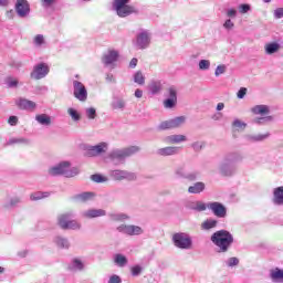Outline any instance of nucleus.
<instances>
[{
  "instance_id": "c9c22d12",
  "label": "nucleus",
  "mask_w": 283,
  "mask_h": 283,
  "mask_svg": "<svg viewBox=\"0 0 283 283\" xmlns=\"http://www.w3.org/2000/svg\"><path fill=\"white\" fill-rule=\"evenodd\" d=\"M19 205H21V197L14 196V197H11V198L4 203V207H6V209H10V208H12V207H19Z\"/></svg>"
},
{
  "instance_id": "680f3d73",
  "label": "nucleus",
  "mask_w": 283,
  "mask_h": 283,
  "mask_svg": "<svg viewBox=\"0 0 283 283\" xmlns=\"http://www.w3.org/2000/svg\"><path fill=\"white\" fill-rule=\"evenodd\" d=\"M8 123L11 127H15V125H19V117L12 115L9 117Z\"/></svg>"
},
{
  "instance_id": "2eb2a0df",
  "label": "nucleus",
  "mask_w": 283,
  "mask_h": 283,
  "mask_svg": "<svg viewBox=\"0 0 283 283\" xmlns=\"http://www.w3.org/2000/svg\"><path fill=\"white\" fill-rule=\"evenodd\" d=\"M118 56L120 54L116 50H108L104 55L102 56V63L105 65V67H116V63L118 62Z\"/></svg>"
},
{
  "instance_id": "13d9d810",
  "label": "nucleus",
  "mask_w": 283,
  "mask_h": 283,
  "mask_svg": "<svg viewBox=\"0 0 283 283\" xmlns=\"http://www.w3.org/2000/svg\"><path fill=\"white\" fill-rule=\"evenodd\" d=\"M224 72H227V65L220 64L214 71V76H220L221 74H224Z\"/></svg>"
},
{
  "instance_id": "a19ab883",
  "label": "nucleus",
  "mask_w": 283,
  "mask_h": 283,
  "mask_svg": "<svg viewBox=\"0 0 283 283\" xmlns=\"http://www.w3.org/2000/svg\"><path fill=\"white\" fill-rule=\"evenodd\" d=\"M33 45L35 48H43L45 45V36L43 34H36L33 38Z\"/></svg>"
},
{
  "instance_id": "ddd939ff",
  "label": "nucleus",
  "mask_w": 283,
  "mask_h": 283,
  "mask_svg": "<svg viewBox=\"0 0 283 283\" xmlns=\"http://www.w3.org/2000/svg\"><path fill=\"white\" fill-rule=\"evenodd\" d=\"M14 10L20 19H28L30 17V2L28 0H17L14 4Z\"/></svg>"
},
{
  "instance_id": "5fc2aeb1",
  "label": "nucleus",
  "mask_w": 283,
  "mask_h": 283,
  "mask_svg": "<svg viewBox=\"0 0 283 283\" xmlns=\"http://www.w3.org/2000/svg\"><path fill=\"white\" fill-rule=\"evenodd\" d=\"M232 127H235L237 129H241V132H244V129H247V123L240 119H234L232 122Z\"/></svg>"
},
{
  "instance_id": "f704fd0d",
  "label": "nucleus",
  "mask_w": 283,
  "mask_h": 283,
  "mask_svg": "<svg viewBox=\"0 0 283 283\" xmlns=\"http://www.w3.org/2000/svg\"><path fill=\"white\" fill-rule=\"evenodd\" d=\"M264 49H265V54H275V52H280V43L277 42L268 43L265 44Z\"/></svg>"
},
{
  "instance_id": "bf43d9fd",
  "label": "nucleus",
  "mask_w": 283,
  "mask_h": 283,
  "mask_svg": "<svg viewBox=\"0 0 283 283\" xmlns=\"http://www.w3.org/2000/svg\"><path fill=\"white\" fill-rule=\"evenodd\" d=\"M175 174H176L177 178H184L185 179L186 176H187V171L182 167L177 168Z\"/></svg>"
},
{
  "instance_id": "49530a36",
  "label": "nucleus",
  "mask_w": 283,
  "mask_h": 283,
  "mask_svg": "<svg viewBox=\"0 0 283 283\" xmlns=\"http://www.w3.org/2000/svg\"><path fill=\"white\" fill-rule=\"evenodd\" d=\"M273 120V116H265V117H256L253 119L255 125H266V123H271Z\"/></svg>"
},
{
  "instance_id": "de8ad7c7",
  "label": "nucleus",
  "mask_w": 283,
  "mask_h": 283,
  "mask_svg": "<svg viewBox=\"0 0 283 283\" xmlns=\"http://www.w3.org/2000/svg\"><path fill=\"white\" fill-rule=\"evenodd\" d=\"M134 83H137V85H145V75H143V72L137 71L134 74Z\"/></svg>"
},
{
  "instance_id": "20e7f679",
  "label": "nucleus",
  "mask_w": 283,
  "mask_h": 283,
  "mask_svg": "<svg viewBox=\"0 0 283 283\" xmlns=\"http://www.w3.org/2000/svg\"><path fill=\"white\" fill-rule=\"evenodd\" d=\"M75 217L74 211L61 213L57 216V227L63 231H81L83 226L77 220H74Z\"/></svg>"
},
{
  "instance_id": "0e129e2a",
  "label": "nucleus",
  "mask_w": 283,
  "mask_h": 283,
  "mask_svg": "<svg viewBox=\"0 0 283 283\" xmlns=\"http://www.w3.org/2000/svg\"><path fill=\"white\" fill-rule=\"evenodd\" d=\"M223 28L226 30H231L232 28H235V24L233 23V21H231V19L226 20V22L223 23Z\"/></svg>"
},
{
  "instance_id": "72a5a7b5",
  "label": "nucleus",
  "mask_w": 283,
  "mask_h": 283,
  "mask_svg": "<svg viewBox=\"0 0 283 283\" xmlns=\"http://www.w3.org/2000/svg\"><path fill=\"white\" fill-rule=\"evenodd\" d=\"M69 268L71 271H83V269H85V264L81 259H73Z\"/></svg>"
},
{
  "instance_id": "052dcab7",
  "label": "nucleus",
  "mask_w": 283,
  "mask_h": 283,
  "mask_svg": "<svg viewBox=\"0 0 283 283\" xmlns=\"http://www.w3.org/2000/svg\"><path fill=\"white\" fill-rule=\"evenodd\" d=\"M107 283H123V279H120V276H118L117 274H113L109 276Z\"/></svg>"
},
{
  "instance_id": "7c9ffc66",
  "label": "nucleus",
  "mask_w": 283,
  "mask_h": 283,
  "mask_svg": "<svg viewBox=\"0 0 283 283\" xmlns=\"http://www.w3.org/2000/svg\"><path fill=\"white\" fill-rule=\"evenodd\" d=\"M148 90L153 95L160 94V92H163V83L160 81H153L150 82Z\"/></svg>"
},
{
  "instance_id": "37998d69",
  "label": "nucleus",
  "mask_w": 283,
  "mask_h": 283,
  "mask_svg": "<svg viewBox=\"0 0 283 283\" xmlns=\"http://www.w3.org/2000/svg\"><path fill=\"white\" fill-rule=\"evenodd\" d=\"M198 178H200V171L195 170V171L186 172L185 180H188L189 182H196Z\"/></svg>"
},
{
  "instance_id": "338daca9",
  "label": "nucleus",
  "mask_w": 283,
  "mask_h": 283,
  "mask_svg": "<svg viewBox=\"0 0 283 283\" xmlns=\"http://www.w3.org/2000/svg\"><path fill=\"white\" fill-rule=\"evenodd\" d=\"M238 98H244L247 96V87H241L237 93Z\"/></svg>"
},
{
  "instance_id": "0eeeda50",
  "label": "nucleus",
  "mask_w": 283,
  "mask_h": 283,
  "mask_svg": "<svg viewBox=\"0 0 283 283\" xmlns=\"http://www.w3.org/2000/svg\"><path fill=\"white\" fill-rule=\"evenodd\" d=\"M171 242L176 249L181 251H189L193 249V239L190 233L187 232H176L171 237Z\"/></svg>"
},
{
  "instance_id": "e2e57ef3",
  "label": "nucleus",
  "mask_w": 283,
  "mask_h": 283,
  "mask_svg": "<svg viewBox=\"0 0 283 283\" xmlns=\"http://www.w3.org/2000/svg\"><path fill=\"white\" fill-rule=\"evenodd\" d=\"M45 92H48V86L45 85L35 86V94H45Z\"/></svg>"
},
{
  "instance_id": "79ce46f5",
  "label": "nucleus",
  "mask_w": 283,
  "mask_h": 283,
  "mask_svg": "<svg viewBox=\"0 0 283 283\" xmlns=\"http://www.w3.org/2000/svg\"><path fill=\"white\" fill-rule=\"evenodd\" d=\"M143 271H145V268H143V265L140 264H136L130 268V275L133 277H138L139 275L143 274Z\"/></svg>"
},
{
  "instance_id": "412c9836",
  "label": "nucleus",
  "mask_w": 283,
  "mask_h": 283,
  "mask_svg": "<svg viewBox=\"0 0 283 283\" xmlns=\"http://www.w3.org/2000/svg\"><path fill=\"white\" fill-rule=\"evenodd\" d=\"M177 154H180V147L178 146H167L164 148L157 149V156H177Z\"/></svg>"
},
{
  "instance_id": "2f4dec72",
  "label": "nucleus",
  "mask_w": 283,
  "mask_h": 283,
  "mask_svg": "<svg viewBox=\"0 0 283 283\" xmlns=\"http://www.w3.org/2000/svg\"><path fill=\"white\" fill-rule=\"evenodd\" d=\"M216 227H218V220L216 219H207L201 223L203 231H211V229H216Z\"/></svg>"
},
{
  "instance_id": "8fccbe9b",
  "label": "nucleus",
  "mask_w": 283,
  "mask_h": 283,
  "mask_svg": "<svg viewBox=\"0 0 283 283\" xmlns=\"http://www.w3.org/2000/svg\"><path fill=\"white\" fill-rule=\"evenodd\" d=\"M238 264H240V259H238L237 256L229 258V259L226 261V265H227L229 269H233V266H238Z\"/></svg>"
},
{
  "instance_id": "39448f33",
  "label": "nucleus",
  "mask_w": 283,
  "mask_h": 283,
  "mask_svg": "<svg viewBox=\"0 0 283 283\" xmlns=\"http://www.w3.org/2000/svg\"><path fill=\"white\" fill-rule=\"evenodd\" d=\"M78 168H72V164H70V161H62L49 168V176H64V178H74V176H78Z\"/></svg>"
},
{
  "instance_id": "58836bf2",
  "label": "nucleus",
  "mask_w": 283,
  "mask_h": 283,
  "mask_svg": "<svg viewBox=\"0 0 283 283\" xmlns=\"http://www.w3.org/2000/svg\"><path fill=\"white\" fill-rule=\"evenodd\" d=\"M92 198H94V193L92 192H83L75 196L77 202H87L88 200H92Z\"/></svg>"
},
{
  "instance_id": "423d86ee",
  "label": "nucleus",
  "mask_w": 283,
  "mask_h": 283,
  "mask_svg": "<svg viewBox=\"0 0 283 283\" xmlns=\"http://www.w3.org/2000/svg\"><path fill=\"white\" fill-rule=\"evenodd\" d=\"M132 0H114L113 10L116 12L117 17L125 19L132 17V14H138V9L129 4Z\"/></svg>"
},
{
  "instance_id": "f03ea898",
  "label": "nucleus",
  "mask_w": 283,
  "mask_h": 283,
  "mask_svg": "<svg viewBox=\"0 0 283 283\" xmlns=\"http://www.w3.org/2000/svg\"><path fill=\"white\" fill-rule=\"evenodd\" d=\"M140 151V147L138 146H129L126 148H115L107 154V159L113 163V165H124L127 158L134 156V154H138Z\"/></svg>"
},
{
  "instance_id": "6e6d98bb",
  "label": "nucleus",
  "mask_w": 283,
  "mask_h": 283,
  "mask_svg": "<svg viewBox=\"0 0 283 283\" xmlns=\"http://www.w3.org/2000/svg\"><path fill=\"white\" fill-rule=\"evenodd\" d=\"M211 67V61L209 60H200L199 61V70L207 71Z\"/></svg>"
},
{
  "instance_id": "9d476101",
  "label": "nucleus",
  "mask_w": 283,
  "mask_h": 283,
  "mask_svg": "<svg viewBox=\"0 0 283 283\" xmlns=\"http://www.w3.org/2000/svg\"><path fill=\"white\" fill-rule=\"evenodd\" d=\"M117 233H122L123 235H143L145 230H143L139 226L134 224H125L122 223L116 228Z\"/></svg>"
},
{
  "instance_id": "f3484780",
  "label": "nucleus",
  "mask_w": 283,
  "mask_h": 283,
  "mask_svg": "<svg viewBox=\"0 0 283 283\" xmlns=\"http://www.w3.org/2000/svg\"><path fill=\"white\" fill-rule=\"evenodd\" d=\"M108 149V144L105 142H102L95 146H87L86 151L87 156L91 158H94L96 156H101V154H105Z\"/></svg>"
},
{
  "instance_id": "774afa93",
  "label": "nucleus",
  "mask_w": 283,
  "mask_h": 283,
  "mask_svg": "<svg viewBox=\"0 0 283 283\" xmlns=\"http://www.w3.org/2000/svg\"><path fill=\"white\" fill-rule=\"evenodd\" d=\"M54 1L56 0H42L41 1L42 8H50V6H53Z\"/></svg>"
},
{
  "instance_id": "bb28decb",
  "label": "nucleus",
  "mask_w": 283,
  "mask_h": 283,
  "mask_svg": "<svg viewBox=\"0 0 283 283\" xmlns=\"http://www.w3.org/2000/svg\"><path fill=\"white\" fill-rule=\"evenodd\" d=\"M35 120L39 125H43L44 127H50V125H52V117L48 114L35 115Z\"/></svg>"
},
{
  "instance_id": "864d4df0",
  "label": "nucleus",
  "mask_w": 283,
  "mask_h": 283,
  "mask_svg": "<svg viewBox=\"0 0 283 283\" xmlns=\"http://www.w3.org/2000/svg\"><path fill=\"white\" fill-rule=\"evenodd\" d=\"M205 142L202 140H198L191 144V148L193 149V151H202V149H205Z\"/></svg>"
},
{
  "instance_id": "69168bd1",
  "label": "nucleus",
  "mask_w": 283,
  "mask_h": 283,
  "mask_svg": "<svg viewBox=\"0 0 283 283\" xmlns=\"http://www.w3.org/2000/svg\"><path fill=\"white\" fill-rule=\"evenodd\" d=\"M283 18V8H277L274 10V19H282Z\"/></svg>"
},
{
  "instance_id": "09e8293b",
  "label": "nucleus",
  "mask_w": 283,
  "mask_h": 283,
  "mask_svg": "<svg viewBox=\"0 0 283 283\" xmlns=\"http://www.w3.org/2000/svg\"><path fill=\"white\" fill-rule=\"evenodd\" d=\"M157 129H158L159 132H165V130H167V129H174V127L171 126V119L161 122V123L158 125Z\"/></svg>"
},
{
  "instance_id": "b1692460",
  "label": "nucleus",
  "mask_w": 283,
  "mask_h": 283,
  "mask_svg": "<svg viewBox=\"0 0 283 283\" xmlns=\"http://www.w3.org/2000/svg\"><path fill=\"white\" fill-rule=\"evenodd\" d=\"M108 218L111 222H127V220H130L129 214L124 212H112L108 214Z\"/></svg>"
},
{
  "instance_id": "7ed1b4c3",
  "label": "nucleus",
  "mask_w": 283,
  "mask_h": 283,
  "mask_svg": "<svg viewBox=\"0 0 283 283\" xmlns=\"http://www.w3.org/2000/svg\"><path fill=\"white\" fill-rule=\"evenodd\" d=\"M210 240L219 249L218 253H227L233 244V234L227 230H219L211 235Z\"/></svg>"
},
{
  "instance_id": "f257e3e1",
  "label": "nucleus",
  "mask_w": 283,
  "mask_h": 283,
  "mask_svg": "<svg viewBox=\"0 0 283 283\" xmlns=\"http://www.w3.org/2000/svg\"><path fill=\"white\" fill-rule=\"evenodd\" d=\"M243 160L244 156H242V154L229 153L223 157L222 161L218 166V172L223 178H231V176H235V171H238L235 163H242Z\"/></svg>"
},
{
  "instance_id": "4d7b16f0",
  "label": "nucleus",
  "mask_w": 283,
  "mask_h": 283,
  "mask_svg": "<svg viewBox=\"0 0 283 283\" xmlns=\"http://www.w3.org/2000/svg\"><path fill=\"white\" fill-rule=\"evenodd\" d=\"M251 11V4L249 3H243L239 6V12L240 14H247V12Z\"/></svg>"
},
{
  "instance_id": "aec40b11",
  "label": "nucleus",
  "mask_w": 283,
  "mask_h": 283,
  "mask_svg": "<svg viewBox=\"0 0 283 283\" xmlns=\"http://www.w3.org/2000/svg\"><path fill=\"white\" fill-rule=\"evenodd\" d=\"M165 145H180V143H187V136L185 135H169L161 139Z\"/></svg>"
},
{
  "instance_id": "6ab92c4d",
  "label": "nucleus",
  "mask_w": 283,
  "mask_h": 283,
  "mask_svg": "<svg viewBox=\"0 0 283 283\" xmlns=\"http://www.w3.org/2000/svg\"><path fill=\"white\" fill-rule=\"evenodd\" d=\"M104 216H107V211L104 209H88L82 212V218H85L86 220L103 218Z\"/></svg>"
},
{
  "instance_id": "4468645a",
  "label": "nucleus",
  "mask_w": 283,
  "mask_h": 283,
  "mask_svg": "<svg viewBox=\"0 0 283 283\" xmlns=\"http://www.w3.org/2000/svg\"><path fill=\"white\" fill-rule=\"evenodd\" d=\"M73 95L81 103H85V101H87V88L82 82L76 80L73 81Z\"/></svg>"
},
{
  "instance_id": "603ef678",
  "label": "nucleus",
  "mask_w": 283,
  "mask_h": 283,
  "mask_svg": "<svg viewBox=\"0 0 283 283\" xmlns=\"http://www.w3.org/2000/svg\"><path fill=\"white\" fill-rule=\"evenodd\" d=\"M91 180H93V182H107V180H109L107 177L99 175V174H95L91 176Z\"/></svg>"
},
{
  "instance_id": "c85d7f7f",
  "label": "nucleus",
  "mask_w": 283,
  "mask_h": 283,
  "mask_svg": "<svg viewBox=\"0 0 283 283\" xmlns=\"http://www.w3.org/2000/svg\"><path fill=\"white\" fill-rule=\"evenodd\" d=\"M188 209H191V211H198V212L207 211V203L202 201H193L188 203Z\"/></svg>"
},
{
  "instance_id": "a18cd8bd",
  "label": "nucleus",
  "mask_w": 283,
  "mask_h": 283,
  "mask_svg": "<svg viewBox=\"0 0 283 283\" xmlns=\"http://www.w3.org/2000/svg\"><path fill=\"white\" fill-rule=\"evenodd\" d=\"M67 114L69 116H71L72 120H74V123H78V120H81V113H78V111L70 107L67 108Z\"/></svg>"
},
{
  "instance_id": "4be33fe9",
  "label": "nucleus",
  "mask_w": 283,
  "mask_h": 283,
  "mask_svg": "<svg viewBox=\"0 0 283 283\" xmlns=\"http://www.w3.org/2000/svg\"><path fill=\"white\" fill-rule=\"evenodd\" d=\"M270 134H245L243 136L244 140L247 143H262L263 140H266L269 138Z\"/></svg>"
},
{
  "instance_id": "393cba45",
  "label": "nucleus",
  "mask_w": 283,
  "mask_h": 283,
  "mask_svg": "<svg viewBox=\"0 0 283 283\" xmlns=\"http://www.w3.org/2000/svg\"><path fill=\"white\" fill-rule=\"evenodd\" d=\"M54 244L57 247V249H70V239L63 235H56L53 239Z\"/></svg>"
},
{
  "instance_id": "6e6552de",
  "label": "nucleus",
  "mask_w": 283,
  "mask_h": 283,
  "mask_svg": "<svg viewBox=\"0 0 283 283\" xmlns=\"http://www.w3.org/2000/svg\"><path fill=\"white\" fill-rule=\"evenodd\" d=\"M134 45L137 50H147L151 45V32L145 29L139 30L136 34Z\"/></svg>"
},
{
  "instance_id": "f8f14e48",
  "label": "nucleus",
  "mask_w": 283,
  "mask_h": 283,
  "mask_svg": "<svg viewBox=\"0 0 283 283\" xmlns=\"http://www.w3.org/2000/svg\"><path fill=\"white\" fill-rule=\"evenodd\" d=\"M166 96L167 98L164 101V107L166 109H174L178 104V90L176 86L168 87Z\"/></svg>"
},
{
  "instance_id": "a878e982",
  "label": "nucleus",
  "mask_w": 283,
  "mask_h": 283,
  "mask_svg": "<svg viewBox=\"0 0 283 283\" xmlns=\"http://www.w3.org/2000/svg\"><path fill=\"white\" fill-rule=\"evenodd\" d=\"M206 187L207 186L205 185V182L197 181L192 186L188 187V193H193V195L202 193V191H205Z\"/></svg>"
},
{
  "instance_id": "cd10ccee",
  "label": "nucleus",
  "mask_w": 283,
  "mask_h": 283,
  "mask_svg": "<svg viewBox=\"0 0 283 283\" xmlns=\"http://www.w3.org/2000/svg\"><path fill=\"white\" fill-rule=\"evenodd\" d=\"M252 114H256L260 116H266V114L271 113V108L266 105H256L251 109Z\"/></svg>"
},
{
  "instance_id": "a211bd4d",
  "label": "nucleus",
  "mask_w": 283,
  "mask_h": 283,
  "mask_svg": "<svg viewBox=\"0 0 283 283\" xmlns=\"http://www.w3.org/2000/svg\"><path fill=\"white\" fill-rule=\"evenodd\" d=\"M15 105L19 109H24L25 112H34L36 109V103L23 97L15 99Z\"/></svg>"
},
{
  "instance_id": "c03bdc74",
  "label": "nucleus",
  "mask_w": 283,
  "mask_h": 283,
  "mask_svg": "<svg viewBox=\"0 0 283 283\" xmlns=\"http://www.w3.org/2000/svg\"><path fill=\"white\" fill-rule=\"evenodd\" d=\"M125 99L123 98H114L112 102L113 109H125Z\"/></svg>"
},
{
  "instance_id": "473e14b6",
  "label": "nucleus",
  "mask_w": 283,
  "mask_h": 283,
  "mask_svg": "<svg viewBox=\"0 0 283 283\" xmlns=\"http://www.w3.org/2000/svg\"><path fill=\"white\" fill-rule=\"evenodd\" d=\"M170 123H171L172 129H178V127H182V125L187 123V117L178 116V117L171 118Z\"/></svg>"
},
{
  "instance_id": "9b49d317",
  "label": "nucleus",
  "mask_w": 283,
  "mask_h": 283,
  "mask_svg": "<svg viewBox=\"0 0 283 283\" xmlns=\"http://www.w3.org/2000/svg\"><path fill=\"white\" fill-rule=\"evenodd\" d=\"M48 74H50V66L46 63L41 62L33 66L30 77L34 81H41V78H45Z\"/></svg>"
},
{
  "instance_id": "dca6fc26",
  "label": "nucleus",
  "mask_w": 283,
  "mask_h": 283,
  "mask_svg": "<svg viewBox=\"0 0 283 283\" xmlns=\"http://www.w3.org/2000/svg\"><path fill=\"white\" fill-rule=\"evenodd\" d=\"M207 209H209L216 218H227V207L221 202L213 201L207 203Z\"/></svg>"
},
{
  "instance_id": "c756f323",
  "label": "nucleus",
  "mask_w": 283,
  "mask_h": 283,
  "mask_svg": "<svg viewBox=\"0 0 283 283\" xmlns=\"http://www.w3.org/2000/svg\"><path fill=\"white\" fill-rule=\"evenodd\" d=\"M113 260L116 266H119V269L127 266V263H128L127 256H125L122 253L115 254Z\"/></svg>"
},
{
  "instance_id": "e433bc0d",
  "label": "nucleus",
  "mask_w": 283,
  "mask_h": 283,
  "mask_svg": "<svg viewBox=\"0 0 283 283\" xmlns=\"http://www.w3.org/2000/svg\"><path fill=\"white\" fill-rule=\"evenodd\" d=\"M7 145H30V139L25 137H20V138H10L7 142Z\"/></svg>"
},
{
  "instance_id": "3c124183",
  "label": "nucleus",
  "mask_w": 283,
  "mask_h": 283,
  "mask_svg": "<svg viewBox=\"0 0 283 283\" xmlns=\"http://www.w3.org/2000/svg\"><path fill=\"white\" fill-rule=\"evenodd\" d=\"M85 116L86 118H88V120H94V118H96V108L94 107L85 108Z\"/></svg>"
},
{
  "instance_id": "1a4fd4ad",
  "label": "nucleus",
  "mask_w": 283,
  "mask_h": 283,
  "mask_svg": "<svg viewBox=\"0 0 283 283\" xmlns=\"http://www.w3.org/2000/svg\"><path fill=\"white\" fill-rule=\"evenodd\" d=\"M109 176L113 180H117L119 182L123 180H127L128 182H134V180H138V176L136 175V172H132L129 170H111Z\"/></svg>"
},
{
  "instance_id": "ea45409f",
  "label": "nucleus",
  "mask_w": 283,
  "mask_h": 283,
  "mask_svg": "<svg viewBox=\"0 0 283 283\" xmlns=\"http://www.w3.org/2000/svg\"><path fill=\"white\" fill-rule=\"evenodd\" d=\"M4 83L7 87H9V90H14L19 87V80L12 76L7 77Z\"/></svg>"
},
{
  "instance_id": "5701e85b",
  "label": "nucleus",
  "mask_w": 283,
  "mask_h": 283,
  "mask_svg": "<svg viewBox=\"0 0 283 283\" xmlns=\"http://www.w3.org/2000/svg\"><path fill=\"white\" fill-rule=\"evenodd\" d=\"M269 277L273 283H283V269L275 268L270 270Z\"/></svg>"
},
{
  "instance_id": "4c0bfd02",
  "label": "nucleus",
  "mask_w": 283,
  "mask_h": 283,
  "mask_svg": "<svg viewBox=\"0 0 283 283\" xmlns=\"http://www.w3.org/2000/svg\"><path fill=\"white\" fill-rule=\"evenodd\" d=\"M45 198H50V192L38 191L31 193L30 196V200H32L33 202H36L38 200H43Z\"/></svg>"
}]
</instances>
